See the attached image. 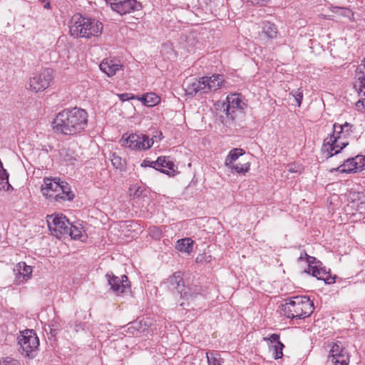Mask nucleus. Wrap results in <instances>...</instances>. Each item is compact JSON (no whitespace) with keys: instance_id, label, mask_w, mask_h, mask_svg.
<instances>
[{"instance_id":"19","label":"nucleus","mask_w":365,"mask_h":365,"mask_svg":"<svg viewBox=\"0 0 365 365\" xmlns=\"http://www.w3.org/2000/svg\"><path fill=\"white\" fill-rule=\"evenodd\" d=\"M264 340L268 341L269 351L272 353L275 359L282 357L284 345L279 341V336L278 334H272L269 337H264Z\"/></svg>"},{"instance_id":"26","label":"nucleus","mask_w":365,"mask_h":365,"mask_svg":"<svg viewBox=\"0 0 365 365\" xmlns=\"http://www.w3.org/2000/svg\"><path fill=\"white\" fill-rule=\"evenodd\" d=\"M251 163L249 161L244 163H239L228 166L227 168L232 172L239 175H245L250 170Z\"/></svg>"},{"instance_id":"36","label":"nucleus","mask_w":365,"mask_h":365,"mask_svg":"<svg viewBox=\"0 0 365 365\" xmlns=\"http://www.w3.org/2000/svg\"><path fill=\"white\" fill-rule=\"evenodd\" d=\"M156 165H157L156 160L154 161V160H150L148 159L143 160L140 164V166L143 168L150 167V168H153L158 169L156 168Z\"/></svg>"},{"instance_id":"38","label":"nucleus","mask_w":365,"mask_h":365,"mask_svg":"<svg viewBox=\"0 0 365 365\" xmlns=\"http://www.w3.org/2000/svg\"><path fill=\"white\" fill-rule=\"evenodd\" d=\"M150 233L151 236L155 239L160 238L161 235V232L157 227H153L150 229Z\"/></svg>"},{"instance_id":"7","label":"nucleus","mask_w":365,"mask_h":365,"mask_svg":"<svg viewBox=\"0 0 365 365\" xmlns=\"http://www.w3.org/2000/svg\"><path fill=\"white\" fill-rule=\"evenodd\" d=\"M54 77V72L51 68H42L30 76L26 88L34 93L42 92L51 84Z\"/></svg>"},{"instance_id":"1","label":"nucleus","mask_w":365,"mask_h":365,"mask_svg":"<svg viewBox=\"0 0 365 365\" xmlns=\"http://www.w3.org/2000/svg\"><path fill=\"white\" fill-rule=\"evenodd\" d=\"M88 113L82 108L65 109L58 113L53 119V128L56 132L64 135L80 133L88 125Z\"/></svg>"},{"instance_id":"20","label":"nucleus","mask_w":365,"mask_h":365,"mask_svg":"<svg viewBox=\"0 0 365 365\" xmlns=\"http://www.w3.org/2000/svg\"><path fill=\"white\" fill-rule=\"evenodd\" d=\"M157 170L170 176H174L176 173L175 165L173 161L168 157L160 156L156 160Z\"/></svg>"},{"instance_id":"45","label":"nucleus","mask_w":365,"mask_h":365,"mask_svg":"<svg viewBox=\"0 0 365 365\" xmlns=\"http://www.w3.org/2000/svg\"><path fill=\"white\" fill-rule=\"evenodd\" d=\"M79 327H80L79 324H76V327H75L76 331H78V328H79Z\"/></svg>"},{"instance_id":"15","label":"nucleus","mask_w":365,"mask_h":365,"mask_svg":"<svg viewBox=\"0 0 365 365\" xmlns=\"http://www.w3.org/2000/svg\"><path fill=\"white\" fill-rule=\"evenodd\" d=\"M110 4L112 9L120 15L139 10L141 5L136 0H105Z\"/></svg>"},{"instance_id":"2","label":"nucleus","mask_w":365,"mask_h":365,"mask_svg":"<svg viewBox=\"0 0 365 365\" xmlns=\"http://www.w3.org/2000/svg\"><path fill=\"white\" fill-rule=\"evenodd\" d=\"M353 125L349 123H334L333 133L324 140L322 151L327 158L338 154L353 139Z\"/></svg>"},{"instance_id":"13","label":"nucleus","mask_w":365,"mask_h":365,"mask_svg":"<svg viewBox=\"0 0 365 365\" xmlns=\"http://www.w3.org/2000/svg\"><path fill=\"white\" fill-rule=\"evenodd\" d=\"M349 198L351 201L345 208L346 212L354 216L359 215L360 219L361 215H365V195L361 192H354L350 194Z\"/></svg>"},{"instance_id":"25","label":"nucleus","mask_w":365,"mask_h":365,"mask_svg":"<svg viewBox=\"0 0 365 365\" xmlns=\"http://www.w3.org/2000/svg\"><path fill=\"white\" fill-rule=\"evenodd\" d=\"M262 29V34L268 38H274L277 36V27L269 21L263 22Z\"/></svg>"},{"instance_id":"46","label":"nucleus","mask_w":365,"mask_h":365,"mask_svg":"<svg viewBox=\"0 0 365 365\" xmlns=\"http://www.w3.org/2000/svg\"><path fill=\"white\" fill-rule=\"evenodd\" d=\"M138 192V190H136V192L135 193V195H138V196H139V195H138V194H137V192Z\"/></svg>"},{"instance_id":"10","label":"nucleus","mask_w":365,"mask_h":365,"mask_svg":"<svg viewBox=\"0 0 365 365\" xmlns=\"http://www.w3.org/2000/svg\"><path fill=\"white\" fill-rule=\"evenodd\" d=\"M299 260L306 259L308 263V269L306 270L309 274L317 279L323 280L327 284L334 282V279L331 276L329 272L322 267V263L317 261L315 257L309 256L307 253H302L299 257Z\"/></svg>"},{"instance_id":"29","label":"nucleus","mask_w":365,"mask_h":365,"mask_svg":"<svg viewBox=\"0 0 365 365\" xmlns=\"http://www.w3.org/2000/svg\"><path fill=\"white\" fill-rule=\"evenodd\" d=\"M85 231L83 230L81 225H73L68 226V235L73 239H81L84 237Z\"/></svg>"},{"instance_id":"21","label":"nucleus","mask_w":365,"mask_h":365,"mask_svg":"<svg viewBox=\"0 0 365 365\" xmlns=\"http://www.w3.org/2000/svg\"><path fill=\"white\" fill-rule=\"evenodd\" d=\"M170 282L171 284H175V288L180 294L181 297L189 299L192 297V294L190 292V288L185 287L184 284H181L182 281L180 272H175L170 277Z\"/></svg>"},{"instance_id":"22","label":"nucleus","mask_w":365,"mask_h":365,"mask_svg":"<svg viewBox=\"0 0 365 365\" xmlns=\"http://www.w3.org/2000/svg\"><path fill=\"white\" fill-rule=\"evenodd\" d=\"M137 99L148 107L155 106L160 101V98L155 93H148L141 96H138Z\"/></svg>"},{"instance_id":"44","label":"nucleus","mask_w":365,"mask_h":365,"mask_svg":"<svg viewBox=\"0 0 365 365\" xmlns=\"http://www.w3.org/2000/svg\"><path fill=\"white\" fill-rule=\"evenodd\" d=\"M343 10H344V14H346V13H350V11H349V10H347V9H343Z\"/></svg>"},{"instance_id":"33","label":"nucleus","mask_w":365,"mask_h":365,"mask_svg":"<svg viewBox=\"0 0 365 365\" xmlns=\"http://www.w3.org/2000/svg\"><path fill=\"white\" fill-rule=\"evenodd\" d=\"M110 160L112 163V165L114 168L116 169H121L123 166V162L120 157L116 155L115 153H113L111 155Z\"/></svg>"},{"instance_id":"27","label":"nucleus","mask_w":365,"mask_h":365,"mask_svg":"<svg viewBox=\"0 0 365 365\" xmlns=\"http://www.w3.org/2000/svg\"><path fill=\"white\" fill-rule=\"evenodd\" d=\"M337 170L341 173L358 172L354 158L346 160L342 165L337 168Z\"/></svg>"},{"instance_id":"6","label":"nucleus","mask_w":365,"mask_h":365,"mask_svg":"<svg viewBox=\"0 0 365 365\" xmlns=\"http://www.w3.org/2000/svg\"><path fill=\"white\" fill-rule=\"evenodd\" d=\"M223 76L215 74L210 77L205 76L198 79H194L187 85L186 92L190 95L197 93H207L215 91L225 85Z\"/></svg>"},{"instance_id":"31","label":"nucleus","mask_w":365,"mask_h":365,"mask_svg":"<svg viewBox=\"0 0 365 365\" xmlns=\"http://www.w3.org/2000/svg\"><path fill=\"white\" fill-rule=\"evenodd\" d=\"M0 365H21L20 361L12 357L0 358Z\"/></svg>"},{"instance_id":"35","label":"nucleus","mask_w":365,"mask_h":365,"mask_svg":"<svg viewBox=\"0 0 365 365\" xmlns=\"http://www.w3.org/2000/svg\"><path fill=\"white\" fill-rule=\"evenodd\" d=\"M211 260L212 256L210 255H207L206 253L199 255L196 258V262L197 263H207L210 262Z\"/></svg>"},{"instance_id":"9","label":"nucleus","mask_w":365,"mask_h":365,"mask_svg":"<svg viewBox=\"0 0 365 365\" xmlns=\"http://www.w3.org/2000/svg\"><path fill=\"white\" fill-rule=\"evenodd\" d=\"M120 143L121 146L130 150L143 151L151 148L154 143V139L142 133H125L122 135Z\"/></svg>"},{"instance_id":"42","label":"nucleus","mask_w":365,"mask_h":365,"mask_svg":"<svg viewBox=\"0 0 365 365\" xmlns=\"http://www.w3.org/2000/svg\"><path fill=\"white\" fill-rule=\"evenodd\" d=\"M154 137L155 138H158L159 140H161L163 138V134H162V133L160 132L158 135H155Z\"/></svg>"},{"instance_id":"16","label":"nucleus","mask_w":365,"mask_h":365,"mask_svg":"<svg viewBox=\"0 0 365 365\" xmlns=\"http://www.w3.org/2000/svg\"><path fill=\"white\" fill-rule=\"evenodd\" d=\"M108 283L110 289L117 295L129 290L130 285L128 282V277L125 275H122L120 278L114 276L113 274H108L107 275Z\"/></svg>"},{"instance_id":"8","label":"nucleus","mask_w":365,"mask_h":365,"mask_svg":"<svg viewBox=\"0 0 365 365\" xmlns=\"http://www.w3.org/2000/svg\"><path fill=\"white\" fill-rule=\"evenodd\" d=\"M17 339L21 354L29 359L34 358L39 346V340L36 332L32 329L21 331Z\"/></svg>"},{"instance_id":"14","label":"nucleus","mask_w":365,"mask_h":365,"mask_svg":"<svg viewBox=\"0 0 365 365\" xmlns=\"http://www.w3.org/2000/svg\"><path fill=\"white\" fill-rule=\"evenodd\" d=\"M245 103L242 101L240 95L233 93L227 96L225 102H217L215 104L216 109L220 107L227 116H231L235 109H243Z\"/></svg>"},{"instance_id":"34","label":"nucleus","mask_w":365,"mask_h":365,"mask_svg":"<svg viewBox=\"0 0 365 365\" xmlns=\"http://www.w3.org/2000/svg\"><path fill=\"white\" fill-rule=\"evenodd\" d=\"M287 171L291 173H301L303 168L301 165L297 163L289 164L287 166Z\"/></svg>"},{"instance_id":"4","label":"nucleus","mask_w":365,"mask_h":365,"mask_svg":"<svg viewBox=\"0 0 365 365\" xmlns=\"http://www.w3.org/2000/svg\"><path fill=\"white\" fill-rule=\"evenodd\" d=\"M42 195L51 202H62L73 198L68 184L58 178H45L41 185Z\"/></svg>"},{"instance_id":"28","label":"nucleus","mask_w":365,"mask_h":365,"mask_svg":"<svg viewBox=\"0 0 365 365\" xmlns=\"http://www.w3.org/2000/svg\"><path fill=\"white\" fill-rule=\"evenodd\" d=\"M11 187L9 183V173L3 167V163L0 160V190H8Z\"/></svg>"},{"instance_id":"12","label":"nucleus","mask_w":365,"mask_h":365,"mask_svg":"<svg viewBox=\"0 0 365 365\" xmlns=\"http://www.w3.org/2000/svg\"><path fill=\"white\" fill-rule=\"evenodd\" d=\"M328 360L334 365H349V354L341 342L337 341L333 344Z\"/></svg>"},{"instance_id":"24","label":"nucleus","mask_w":365,"mask_h":365,"mask_svg":"<svg viewBox=\"0 0 365 365\" xmlns=\"http://www.w3.org/2000/svg\"><path fill=\"white\" fill-rule=\"evenodd\" d=\"M245 152L241 148L232 149L225 160V165L228 167L235 164L240 156H242Z\"/></svg>"},{"instance_id":"40","label":"nucleus","mask_w":365,"mask_h":365,"mask_svg":"<svg viewBox=\"0 0 365 365\" xmlns=\"http://www.w3.org/2000/svg\"><path fill=\"white\" fill-rule=\"evenodd\" d=\"M354 163L357 167L358 172L363 170V167H361V165H363V160H356V156L354 158Z\"/></svg>"},{"instance_id":"3","label":"nucleus","mask_w":365,"mask_h":365,"mask_svg":"<svg viewBox=\"0 0 365 365\" xmlns=\"http://www.w3.org/2000/svg\"><path fill=\"white\" fill-rule=\"evenodd\" d=\"M69 33L74 38H91L101 35L103 24L91 18H86L79 14H74L68 22Z\"/></svg>"},{"instance_id":"18","label":"nucleus","mask_w":365,"mask_h":365,"mask_svg":"<svg viewBox=\"0 0 365 365\" xmlns=\"http://www.w3.org/2000/svg\"><path fill=\"white\" fill-rule=\"evenodd\" d=\"M99 68L102 72L110 77L123 69V64L115 59L106 58L101 61Z\"/></svg>"},{"instance_id":"37","label":"nucleus","mask_w":365,"mask_h":365,"mask_svg":"<svg viewBox=\"0 0 365 365\" xmlns=\"http://www.w3.org/2000/svg\"><path fill=\"white\" fill-rule=\"evenodd\" d=\"M118 96L122 101H125L130 99H137L138 98V96H134L133 94L130 93H122L118 94Z\"/></svg>"},{"instance_id":"32","label":"nucleus","mask_w":365,"mask_h":365,"mask_svg":"<svg viewBox=\"0 0 365 365\" xmlns=\"http://www.w3.org/2000/svg\"><path fill=\"white\" fill-rule=\"evenodd\" d=\"M290 95H292L294 99H295V101L297 103V106L298 107H299L302 104V101L303 100V92H302V90L301 88H298L295 91H292L291 93H290Z\"/></svg>"},{"instance_id":"41","label":"nucleus","mask_w":365,"mask_h":365,"mask_svg":"<svg viewBox=\"0 0 365 365\" xmlns=\"http://www.w3.org/2000/svg\"><path fill=\"white\" fill-rule=\"evenodd\" d=\"M363 160V165L361 167H363V170H365V155H357L356 160Z\"/></svg>"},{"instance_id":"39","label":"nucleus","mask_w":365,"mask_h":365,"mask_svg":"<svg viewBox=\"0 0 365 365\" xmlns=\"http://www.w3.org/2000/svg\"><path fill=\"white\" fill-rule=\"evenodd\" d=\"M247 1L252 3V4L259 5V6H264L268 1V0H247Z\"/></svg>"},{"instance_id":"30","label":"nucleus","mask_w":365,"mask_h":365,"mask_svg":"<svg viewBox=\"0 0 365 365\" xmlns=\"http://www.w3.org/2000/svg\"><path fill=\"white\" fill-rule=\"evenodd\" d=\"M61 155L63 160L69 164H73V163L78 159V155L75 154L73 150L69 148L62 150Z\"/></svg>"},{"instance_id":"11","label":"nucleus","mask_w":365,"mask_h":365,"mask_svg":"<svg viewBox=\"0 0 365 365\" xmlns=\"http://www.w3.org/2000/svg\"><path fill=\"white\" fill-rule=\"evenodd\" d=\"M46 222L51 234L58 238L68 233V220L61 213H54L48 215Z\"/></svg>"},{"instance_id":"43","label":"nucleus","mask_w":365,"mask_h":365,"mask_svg":"<svg viewBox=\"0 0 365 365\" xmlns=\"http://www.w3.org/2000/svg\"><path fill=\"white\" fill-rule=\"evenodd\" d=\"M44 8L46 9H49L50 8V4L49 3H47L46 4L44 5Z\"/></svg>"},{"instance_id":"23","label":"nucleus","mask_w":365,"mask_h":365,"mask_svg":"<svg viewBox=\"0 0 365 365\" xmlns=\"http://www.w3.org/2000/svg\"><path fill=\"white\" fill-rule=\"evenodd\" d=\"M193 240L190 238H183L177 241L175 248L181 252L190 254L193 249Z\"/></svg>"},{"instance_id":"5","label":"nucleus","mask_w":365,"mask_h":365,"mask_svg":"<svg viewBox=\"0 0 365 365\" xmlns=\"http://www.w3.org/2000/svg\"><path fill=\"white\" fill-rule=\"evenodd\" d=\"M313 302L306 296H297L282 305V311L287 318L304 319L313 312Z\"/></svg>"},{"instance_id":"17","label":"nucleus","mask_w":365,"mask_h":365,"mask_svg":"<svg viewBox=\"0 0 365 365\" xmlns=\"http://www.w3.org/2000/svg\"><path fill=\"white\" fill-rule=\"evenodd\" d=\"M32 272V267L25 262L18 263L14 268L16 284H20L27 282L31 277Z\"/></svg>"}]
</instances>
